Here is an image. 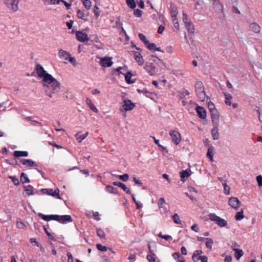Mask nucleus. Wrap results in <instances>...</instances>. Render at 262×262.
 Instances as JSON below:
<instances>
[{"instance_id":"nucleus-1","label":"nucleus","mask_w":262,"mask_h":262,"mask_svg":"<svg viewBox=\"0 0 262 262\" xmlns=\"http://www.w3.org/2000/svg\"><path fill=\"white\" fill-rule=\"evenodd\" d=\"M35 67L36 74L38 77L42 78L43 86L47 89L46 90L47 95L50 98H52V93H57L59 91L60 82L51 74L47 73L43 69V67Z\"/></svg>"},{"instance_id":"nucleus-2","label":"nucleus","mask_w":262,"mask_h":262,"mask_svg":"<svg viewBox=\"0 0 262 262\" xmlns=\"http://www.w3.org/2000/svg\"><path fill=\"white\" fill-rule=\"evenodd\" d=\"M127 67H119L117 69H114L112 70V73L113 74H115L116 73H118V75L122 74L124 75L125 79L126 82L128 84H132L134 83V81H132L130 78L131 77L135 75L131 71H127L125 74H124L122 71L123 72H125L126 69V68Z\"/></svg>"},{"instance_id":"nucleus-3","label":"nucleus","mask_w":262,"mask_h":262,"mask_svg":"<svg viewBox=\"0 0 262 262\" xmlns=\"http://www.w3.org/2000/svg\"><path fill=\"white\" fill-rule=\"evenodd\" d=\"M195 89L196 94L200 101L203 102L206 99H207V100H209V98L206 95L203 84L201 81H198L195 83Z\"/></svg>"},{"instance_id":"nucleus-4","label":"nucleus","mask_w":262,"mask_h":262,"mask_svg":"<svg viewBox=\"0 0 262 262\" xmlns=\"http://www.w3.org/2000/svg\"><path fill=\"white\" fill-rule=\"evenodd\" d=\"M58 55L60 59L64 60L65 63H67L68 62H69L73 65L76 64L75 58L74 57H72L71 56V54L69 52L62 49L59 50Z\"/></svg>"},{"instance_id":"nucleus-5","label":"nucleus","mask_w":262,"mask_h":262,"mask_svg":"<svg viewBox=\"0 0 262 262\" xmlns=\"http://www.w3.org/2000/svg\"><path fill=\"white\" fill-rule=\"evenodd\" d=\"M209 219L216 224L219 227H225L227 225V221L217 216L216 214L212 213L208 215Z\"/></svg>"},{"instance_id":"nucleus-6","label":"nucleus","mask_w":262,"mask_h":262,"mask_svg":"<svg viewBox=\"0 0 262 262\" xmlns=\"http://www.w3.org/2000/svg\"><path fill=\"white\" fill-rule=\"evenodd\" d=\"M19 0H4V4L7 8L12 12H16L18 10Z\"/></svg>"},{"instance_id":"nucleus-7","label":"nucleus","mask_w":262,"mask_h":262,"mask_svg":"<svg viewBox=\"0 0 262 262\" xmlns=\"http://www.w3.org/2000/svg\"><path fill=\"white\" fill-rule=\"evenodd\" d=\"M208 107L210 113L211 121L219 120V113L216 109L215 105L211 101H209L208 102Z\"/></svg>"},{"instance_id":"nucleus-8","label":"nucleus","mask_w":262,"mask_h":262,"mask_svg":"<svg viewBox=\"0 0 262 262\" xmlns=\"http://www.w3.org/2000/svg\"><path fill=\"white\" fill-rule=\"evenodd\" d=\"M212 123L213 127L211 130V135L212 139L214 140H216L219 139V120H212Z\"/></svg>"},{"instance_id":"nucleus-9","label":"nucleus","mask_w":262,"mask_h":262,"mask_svg":"<svg viewBox=\"0 0 262 262\" xmlns=\"http://www.w3.org/2000/svg\"><path fill=\"white\" fill-rule=\"evenodd\" d=\"M41 192L43 194H48L49 195H51L54 197H57L59 199H61V197L59 195V189H56L54 191L52 189H41Z\"/></svg>"},{"instance_id":"nucleus-10","label":"nucleus","mask_w":262,"mask_h":262,"mask_svg":"<svg viewBox=\"0 0 262 262\" xmlns=\"http://www.w3.org/2000/svg\"><path fill=\"white\" fill-rule=\"evenodd\" d=\"M172 141L176 145H178L181 141V137L180 134L176 130H171L169 133Z\"/></svg>"},{"instance_id":"nucleus-11","label":"nucleus","mask_w":262,"mask_h":262,"mask_svg":"<svg viewBox=\"0 0 262 262\" xmlns=\"http://www.w3.org/2000/svg\"><path fill=\"white\" fill-rule=\"evenodd\" d=\"M229 205L235 209H237L241 204V202L236 197H231L229 200Z\"/></svg>"},{"instance_id":"nucleus-12","label":"nucleus","mask_w":262,"mask_h":262,"mask_svg":"<svg viewBox=\"0 0 262 262\" xmlns=\"http://www.w3.org/2000/svg\"><path fill=\"white\" fill-rule=\"evenodd\" d=\"M58 217L57 221L61 224H65L67 222H72L73 220L71 215H57Z\"/></svg>"},{"instance_id":"nucleus-13","label":"nucleus","mask_w":262,"mask_h":262,"mask_svg":"<svg viewBox=\"0 0 262 262\" xmlns=\"http://www.w3.org/2000/svg\"><path fill=\"white\" fill-rule=\"evenodd\" d=\"M99 59V63L101 66H112L113 62L112 60V58L110 57H104L103 58H98Z\"/></svg>"},{"instance_id":"nucleus-14","label":"nucleus","mask_w":262,"mask_h":262,"mask_svg":"<svg viewBox=\"0 0 262 262\" xmlns=\"http://www.w3.org/2000/svg\"><path fill=\"white\" fill-rule=\"evenodd\" d=\"M123 102V107L125 111L132 110L135 107V104L129 99L124 100Z\"/></svg>"},{"instance_id":"nucleus-15","label":"nucleus","mask_w":262,"mask_h":262,"mask_svg":"<svg viewBox=\"0 0 262 262\" xmlns=\"http://www.w3.org/2000/svg\"><path fill=\"white\" fill-rule=\"evenodd\" d=\"M38 215L42 220L48 222L51 220H55L57 221V218L58 217L57 214L45 215L41 213H39Z\"/></svg>"},{"instance_id":"nucleus-16","label":"nucleus","mask_w":262,"mask_h":262,"mask_svg":"<svg viewBox=\"0 0 262 262\" xmlns=\"http://www.w3.org/2000/svg\"><path fill=\"white\" fill-rule=\"evenodd\" d=\"M77 40L81 42L87 41L89 40L88 34L81 31H77L76 33Z\"/></svg>"},{"instance_id":"nucleus-17","label":"nucleus","mask_w":262,"mask_h":262,"mask_svg":"<svg viewBox=\"0 0 262 262\" xmlns=\"http://www.w3.org/2000/svg\"><path fill=\"white\" fill-rule=\"evenodd\" d=\"M195 110L201 119H205L206 118V112L203 107L198 106L196 107Z\"/></svg>"},{"instance_id":"nucleus-18","label":"nucleus","mask_w":262,"mask_h":262,"mask_svg":"<svg viewBox=\"0 0 262 262\" xmlns=\"http://www.w3.org/2000/svg\"><path fill=\"white\" fill-rule=\"evenodd\" d=\"M113 185L114 186H116L120 187L126 193L130 194H131V191L130 189L123 183L120 182H113Z\"/></svg>"},{"instance_id":"nucleus-19","label":"nucleus","mask_w":262,"mask_h":262,"mask_svg":"<svg viewBox=\"0 0 262 262\" xmlns=\"http://www.w3.org/2000/svg\"><path fill=\"white\" fill-rule=\"evenodd\" d=\"M249 30L255 33H259L260 32V27L255 23H250L249 26Z\"/></svg>"},{"instance_id":"nucleus-20","label":"nucleus","mask_w":262,"mask_h":262,"mask_svg":"<svg viewBox=\"0 0 262 262\" xmlns=\"http://www.w3.org/2000/svg\"><path fill=\"white\" fill-rule=\"evenodd\" d=\"M20 162L22 163L23 165L28 166V167H32L34 166H37L35 163L31 160L30 159H19Z\"/></svg>"},{"instance_id":"nucleus-21","label":"nucleus","mask_w":262,"mask_h":262,"mask_svg":"<svg viewBox=\"0 0 262 262\" xmlns=\"http://www.w3.org/2000/svg\"><path fill=\"white\" fill-rule=\"evenodd\" d=\"M190 94L188 91L185 89H183L181 91L178 92L177 97L180 100L183 99L186 96H188Z\"/></svg>"},{"instance_id":"nucleus-22","label":"nucleus","mask_w":262,"mask_h":262,"mask_svg":"<svg viewBox=\"0 0 262 262\" xmlns=\"http://www.w3.org/2000/svg\"><path fill=\"white\" fill-rule=\"evenodd\" d=\"M77 16L79 18L84 20H87L88 17V13L85 14L84 10H78L77 11Z\"/></svg>"},{"instance_id":"nucleus-23","label":"nucleus","mask_w":262,"mask_h":262,"mask_svg":"<svg viewBox=\"0 0 262 262\" xmlns=\"http://www.w3.org/2000/svg\"><path fill=\"white\" fill-rule=\"evenodd\" d=\"M150 60L153 62L151 63L152 64L162 65L165 64L162 60L155 56H152Z\"/></svg>"},{"instance_id":"nucleus-24","label":"nucleus","mask_w":262,"mask_h":262,"mask_svg":"<svg viewBox=\"0 0 262 262\" xmlns=\"http://www.w3.org/2000/svg\"><path fill=\"white\" fill-rule=\"evenodd\" d=\"M13 156L16 158H19L20 157H28V152L26 151H18L15 150L13 152Z\"/></svg>"},{"instance_id":"nucleus-25","label":"nucleus","mask_w":262,"mask_h":262,"mask_svg":"<svg viewBox=\"0 0 262 262\" xmlns=\"http://www.w3.org/2000/svg\"><path fill=\"white\" fill-rule=\"evenodd\" d=\"M147 48L150 51H161L162 52H164V51H162L159 47H157L156 45L154 43H150L148 42L146 45Z\"/></svg>"},{"instance_id":"nucleus-26","label":"nucleus","mask_w":262,"mask_h":262,"mask_svg":"<svg viewBox=\"0 0 262 262\" xmlns=\"http://www.w3.org/2000/svg\"><path fill=\"white\" fill-rule=\"evenodd\" d=\"M232 249L235 252L234 256L237 259H239V258L243 255L244 252L242 250L234 248L233 247H231Z\"/></svg>"},{"instance_id":"nucleus-27","label":"nucleus","mask_w":262,"mask_h":262,"mask_svg":"<svg viewBox=\"0 0 262 262\" xmlns=\"http://www.w3.org/2000/svg\"><path fill=\"white\" fill-rule=\"evenodd\" d=\"M85 102L89 106V107H90V108L92 110L93 112H94L95 113H97L98 112V109L95 107V106L94 105L92 101L90 98H86Z\"/></svg>"},{"instance_id":"nucleus-28","label":"nucleus","mask_w":262,"mask_h":262,"mask_svg":"<svg viewBox=\"0 0 262 262\" xmlns=\"http://www.w3.org/2000/svg\"><path fill=\"white\" fill-rule=\"evenodd\" d=\"M178 13L177 7L174 4L170 5V15L171 18L177 17Z\"/></svg>"},{"instance_id":"nucleus-29","label":"nucleus","mask_w":262,"mask_h":262,"mask_svg":"<svg viewBox=\"0 0 262 262\" xmlns=\"http://www.w3.org/2000/svg\"><path fill=\"white\" fill-rule=\"evenodd\" d=\"M213 7L216 12H220L222 11V5L219 0L214 1Z\"/></svg>"},{"instance_id":"nucleus-30","label":"nucleus","mask_w":262,"mask_h":262,"mask_svg":"<svg viewBox=\"0 0 262 262\" xmlns=\"http://www.w3.org/2000/svg\"><path fill=\"white\" fill-rule=\"evenodd\" d=\"M172 257L175 259H178L179 262H185V260L183 256L179 252H175L172 254Z\"/></svg>"},{"instance_id":"nucleus-31","label":"nucleus","mask_w":262,"mask_h":262,"mask_svg":"<svg viewBox=\"0 0 262 262\" xmlns=\"http://www.w3.org/2000/svg\"><path fill=\"white\" fill-rule=\"evenodd\" d=\"M105 190L113 194H116L118 193L117 189L111 185H106L105 187Z\"/></svg>"},{"instance_id":"nucleus-32","label":"nucleus","mask_w":262,"mask_h":262,"mask_svg":"<svg viewBox=\"0 0 262 262\" xmlns=\"http://www.w3.org/2000/svg\"><path fill=\"white\" fill-rule=\"evenodd\" d=\"M88 132L82 135L80 134V132H78L75 135V137L79 142H81L88 136Z\"/></svg>"},{"instance_id":"nucleus-33","label":"nucleus","mask_w":262,"mask_h":262,"mask_svg":"<svg viewBox=\"0 0 262 262\" xmlns=\"http://www.w3.org/2000/svg\"><path fill=\"white\" fill-rule=\"evenodd\" d=\"M25 191L27 192L28 195L34 194L33 187L31 185L24 186Z\"/></svg>"},{"instance_id":"nucleus-34","label":"nucleus","mask_w":262,"mask_h":262,"mask_svg":"<svg viewBox=\"0 0 262 262\" xmlns=\"http://www.w3.org/2000/svg\"><path fill=\"white\" fill-rule=\"evenodd\" d=\"M180 174L181 181L184 182L185 178L189 177L190 173L187 170H182L180 172Z\"/></svg>"},{"instance_id":"nucleus-35","label":"nucleus","mask_w":262,"mask_h":262,"mask_svg":"<svg viewBox=\"0 0 262 262\" xmlns=\"http://www.w3.org/2000/svg\"><path fill=\"white\" fill-rule=\"evenodd\" d=\"M224 95L225 96V103L230 106L231 105V99L232 98V96L229 93H224Z\"/></svg>"},{"instance_id":"nucleus-36","label":"nucleus","mask_w":262,"mask_h":262,"mask_svg":"<svg viewBox=\"0 0 262 262\" xmlns=\"http://www.w3.org/2000/svg\"><path fill=\"white\" fill-rule=\"evenodd\" d=\"M151 137L154 139L155 144H157L161 148V150L162 151H165L166 152H168V150L166 149V148L163 146L159 143V140L156 139L155 137Z\"/></svg>"},{"instance_id":"nucleus-37","label":"nucleus","mask_w":262,"mask_h":262,"mask_svg":"<svg viewBox=\"0 0 262 262\" xmlns=\"http://www.w3.org/2000/svg\"><path fill=\"white\" fill-rule=\"evenodd\" d=\"M86 10H90L92 6V2L90 0H81Z\"/></svg>"},{"instance_id":"nucleus-38","label":"nucleus","mask_w":262,"mask_h":262,"mask_svg":"<svg viewBox=\"0 0 262 262\" xmlns=\"http://www.w3.org/2000/svg\"><path fill=\"white\" fill-rule=\"evenodd\" d=\"M135 60L138 62L139 64H142L143 63V58L139 53H136L134 55Z\"/></svg>"},{"instance_id":"nucleus-39","label":"nucleus","mask_w":262,"mask_h":262,"mask_svg":"<svg viewBox=\"0 0 262 262\" xmlns=\"http://www.w3.org/2000/svg\"><path fill=\"white\" fill-rule=\"evenodd\" d=\"M20 180L23 184L30 182V180L24 172L21 173Z\"/></svg>"},{"instance_id":"nucleus-40","label":"nucleus","mask_w":262,"mask_h":262,"mask_svg":"<svg viewBox=\"0 0 262 262\" xmlns=\"http://www.w3.org/2000/svg\"><path fill=\"white\" fill-rule=\"evenodd\" d=\"M186 28L189 33H193L194 32V26L191 23L185 25Z\"/></svg>"},{"instance_id":"nucleus-41","label":"nucleus","mask_w":262,"mask_h":262,"mask_svg":"<svg viewBox=\"0 0 262 262\" xmlns=\"http://www.w3.org/2000/svg\"><path fill=\"white\" fill-rule=\"evenodd\" d=\"M145 69L150 75H154L156 74V67H146Z\"/></svg>"},{"instance_id":"nucleus-42","label":"nucleus","mask_w":262,"mask_h":262,"mask_svg":"<svg viewBox=\"0 0 262 262\" xmlns=\"http://www.w3.org/2000/svg\"><path fill=\"white\" fill-rule=\"evenodd\" d=\"M213 147L212 146H210L208 148L207 157L211 161H213Z\"/></svg>"},{"instance_id":"nucleus-43","label":"nucleus","mask_w":262,"mask_h":262,"mask_svg":"<svg viewBox=\"0 0 262 262\" xmlns=\"http://www.w3.org/2000/svg\"><path fill=\"white\" fill-rule=\"evenodd\" d=\"M202 251L201 250H196L193 254L192 256V259H193L194 262H196V258L199 257V256L202 253Z\"/></svg>"},{"instance_id":"nucleus-44","label":"nucleus","mask_w":262,"mask_h":262,"mask_svg":"<svg viewBox=\"0 0 262 262\" xmlns=\"http://www.w3.org/2000/svg\"><path fill=\"white\" fill-rule=\"evenodd\" d=\"M122 23L121 22L120 19L119 18H117L116 19V20H115V27L117 28H118L119 27H121L122 31L124 33H125V31L124 30L123 28L122 27Z\"/></svg>"},{"instance_id":"nucleus-45","label":"nucleus","mask_w":262,"mask_h":262,"mask_svg":"<svg viewBox=\"0 0 262 262\" xmlns=\"http://www.w3.org/2000/svg\"><path fill=\"white\" fill-rule=\"evenodd\" d=\"M205 240H206V247L209 249H211L212 248V245L213 244V240L210 238H206Z\"/></svg>"},{"instance_id":"nucleus-46","label":"nucleus","mask_w":262,"mask_h":262,"mask_svg":"<svg viewBox=\"0 0 262 262\" xmlns=\"http://www.w3.org/2000/svg\"><path fill=\"white\" fill-rule=\"evenodd\" d=\"M138 36L140 40L145 45H146L147 43H148V40L146 38V36L143 34L142 33H139Z\"/></svg>"},{"instance_id":"nucleus-47","label":"nucleus","mask_w":262,"mask_h":262,"mask_svg":"<svg viewBox=\"0 0 262 262\" xmlns=\"http://www.w3.org/2000/svg\"><path fill=\"white\" fill-rule=\"evenodd\" d=\"M183 21L185 25H187L191 22L189 18L187 16L186 12L184 11L183 12Z\"/></svg>"},{"instance_id":"nucleus-48","label":"nucleus","mask_w":262,"mask_h":262,"mask_svg":"<svg viewBox=\"0 0 262 262\" xmlns=\"http://www.w3.org/2000/svg\"><path fill=\"white\" fill-rule=\"evenodd\" d=\"M172 219L174 223L177 224H181V221L177 213H175L173 215Z\"/></svg>"},{"instance_id":"nucleus-49","label":"nucleus","mask_w":262,"mask_h":262,"mask_svg":"<svg viewBox=\"0 0 262 262\" xmlns=\"http://www.w3.org/2000/svg\"><path fill=\"white\" fill-rule=\"evenodd\" d=\"M43 3L47 5H58L59 0H44Z\"/></svg>"},{"instance_id":"nucleus-50","label":"nucleus","mask_w":262,"mask_h":262,"mask_svg":"<svg viewBox=\"0 0 262 262\" xmlns=\"http://www.w3.org/2000/svg\"><path fill=\"white\" fill-rule=\"evenodd\" d=\"M203 2H197L195 4V9L199 11H201L203 8Z\"/></svg>"},{"instance_id":"nucleus-51","label":"nucleus","mask_w":262,"mask_h":262,"mask_svg":"<svg viewBox=\"0 0 262 262\" xmlns=\"http://www.w3.org/2000/svg\"><path fill=\"white\" fill-rule=\"evenodd\" d=\"M126 4L131 9H134L136 6V3L134 0H126Z\"/></svg>"},{"instance_id":"nucleus-52","label":"nucleus","mask_w":262,"mask_h":262,"mask_svg":"<svg viewBox=\"0 0 262 262\" xmlns=\"http://www.w3.org/2000/svg\"><path fill=\"white\" fill-rule=\"evenodd\" d=\"M244 217L243 211H238L235 215V219L237 221H240Z\"/></svg>"},{"instance_id":"nucleus-53","label":"nucleus","mask_w":262,"mask_h":262,"mask_svg":"<svg viewBox=\"0 0 262 262\" xmlns=\"http://www.w3.org/2000/svg\"><path fill=\"white\" fill-rule=\"evenodd\" d=\"M165 204V199L163 198H161L159 199L158 202V205L159 208H164V205Z\"/></svg>"},{"instance_id":"nucleus-54","label":"nucleus","mask_w":262,"mask_h":262,"mask_svg":"<svg viewBox=\"0 0 262 262\" xmlns=\"http://www.w3.org/2000/svg\"><path fill=\"white\" fill-rule=\"evenodd\" d=\"M118 177L123 182H126L129 179V176L127 173H125L123 175H119Z\"/></svg>"},{"instance_id":"nucleus-55","label":"nucleus","mask_w":262,"mask_h":262,"mask_svg":"<svg viewBox=\"0 0 262 262\" xmlns=\"http://www.w3.org/2000/svg\"><path fill=\"white\" fill-rule=\"evenodd\" d=\"M97 235L102 238H105V234L101 229H98L97 230Z\"/></svg>"},{"instance_id":"nucleus-56","label":"nucleus","mask_w":262,"mask_h":262,"mask_svg":"<svg viewBox=\"0 0 262 262\" xmlns=\"http://www.w3.org/2000/svg\"><path fill=\"white\" fill-rule=\"evenodd\" d=\"M96 247L100 251H106L107 250V248L106 246H103L100 244H97Z\"/></svg>"},{"instance_id":"nucleus-57","label":"nucleus","mask_w":262,"mask_h":262,"mask_svg":"<svg viewBox=\"0 0 262 262\" xmlns=\"http://www.w3.org/2000/svg\"><path fill=\"white\" fill-rule=\"evenodd\" d=\"M224 193L226 194H229L230 193V187L227 185L226 182L223 183Z\"/></svg>"},{"instance_id":"nucleus-58","label":"nucleus","mask_w":262,"mask_h":262,"mask_svg":"<svg viewBox=\"0 0 262 262\" xmlns=\"http://www.w3.org/2000/svg\"><path fill=\"white\" fill-rule=\"evenodd\" d=\"M8 178L12 180L15 185H18L19 184V180L17 178L14 176H9Z\"/></svg>"},{"instance_id":"nucleus-59","label":"nucleus","mask_w":262,"mask_h":262,"mask_svg":"<svg viewBox=\"0 0 262 262\" xmlns=\"http://www.w3.org/2000/svg\"><path fill=\"white\" fill-rule=\"evenodd\" d=\"M172 21L173 23L174 27L177 29H179V24L177 17L172 18Z\"/></svg>"},{"instance_id":"nucleus-60","label":"nucleus","mask_w":262,"mask_h":262,"mask_svg":"<svg viewBox=\"0 0 262 262\" xmlns=\"http://www.w3.org/2000/svg\"><path fill=\"white\" fill-rule=\"evenodd\" d=\"M201 260V262H208V258L206 256H199L196 258V262Z\"/></svg>"},{"instance_id":"nucleus-61","label":"nucleus","mask_w":262,"mask_h":262,"mask_svg":"<svg viewBox=\"0 0 262 262\" xmlns=\"http://www.w3.org/2000/svg\"><path fill=\"white\" fill-rule=\"evenodd\" d=\"M134 14L136 17H140L142 16V12L140 9H137L134 10Z\"/></svg>"},{"instance_id":"nucleus-62","label":"nucleus","mask_w":262,"mask_h":262,"mask_svg":"<svg viewBox=\"0 0 262 262\" xmlns=\"http://www.w3.org/2000/svg\"><path fill=\"white\" fill-rule=\"evenodd\" d=\"M94 13L97 18L100 16V12L99 11V8L97 5H95L94 6Z\"/></svg>"},{"instance_id":"nucleus-63","label":"nucleus","mask_w":262,"mask_h":262,"mask_svg":"<svg viewBox=\"0 0 262 262\" xmlns=\"http://www.w3.org/2000/svg\"><path fill=\"white\" fill-rule=\"evenodd\" d=\"M154 256L155 255H153L151 254H148L146 257L147 259L149 261V262H155L156 259L154 257Z\"/></svg>"},{"instance_id":"nucleus-64","label":"nucleus","mask_w":262,"mask_h":262,"mask_svg":"<svg viewBox=\"0 0 262 262\" xmlns=\"http://www.w3.org/2000/svg\"><path fill=\"white\" fill-rule=\"evenodd\" d=\"M256 180L258 183V185L259 186H262V176L261 175H259L256 177Z\"/></svg>"}]
</instances>
